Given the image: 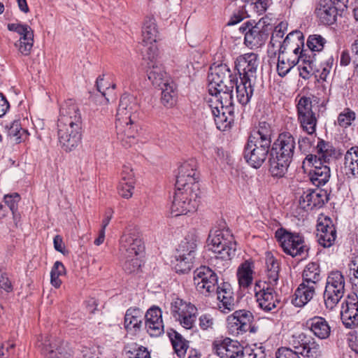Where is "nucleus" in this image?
Wrapping results in <instances>:
<instances>
[{
  "instance_id": "f257e3e1",
  "label": "nucleus",
  "mask_w": 358,
  "mask_h": 358,
  "mask_svg": "<svg viewBox=\"0 0 358 358\" xmlns=\"http://www.w3.org/2000/svg\"><path fill=\"white\" fill-rule=\"evenodd\" d=\"M195 162H184L178 169L176 191L171 205L172 216L177 217L196 211V200L200 193L198 178L196 177Z\"/></svg>"
},
{
  "instance_id": "f03ea898",
  "label": "nucleus",
  "mask_w": 358,
  "mask_h": 358,
  "mask_svg": "<svg viewBox=\"0 0 358 358\" xmlns=\"http://www.w3.org/2000/svg\"><path fill=\"white\" fill-rule=\"evenodd\" d=\"M295 146V138L286 131L280 133L271 143L268 171L272 177L282 178L285 176L293 159Z\"/></svg>"
},
{
  "instance_id": "7ed1b4c3",
  "label": "nucleus",
  "mask_w": 358,
  "mask_h": 358,
  "mask_svg": "<svg viewBox=\"0 0 358 358\" xmlns=\"http://www.w3.org/2000/svg\"><path fill=\"white\" fill-rule=\"evenodd\" d=\"M257 66L258 55L253 52L240 55L235 61V70L240 78L236 96L242 106H246L253 95Z\"/></svg>"
},
{
  "instance_id": "20e7f679",
  "label": "nucleus",
  "mask_w": 358,
  "mask_h": 358,
  "mask_svg": "<svg viewBox=\"0 0 358 358\" xmlns=\"http://www.w3.org/2000/svg\"><path fill=\"white\" fill-rule=\"evenodd\" d=\"M289 343L295 350L282 347L277 350L276 358H300L299 354L305 358H320L322 355L319 343L312 336L305 333L293 335Z\"/></svg>"
},
{
  "instance_id": "39448f33",
  "label": "nucleus",
  "mask_w": 358,
  "mask_h": 358,
  "mask_svg": "<svg viewBox=\"0 0 358 358\" xmlns=\"http://www.w3.org/2000/svg\"><path fill=\"white\" fill-rule=\"evenodd\" d=\"M303 66H299V76L308 80L314 75L317 80L325 81L334 64L332 55L327 54H313L310 56H302Z\"/></svg>"
},
{
  "instance_id": "423d86ee",
  "label": "nucleus",
  "mask_w": 358,
  "mask_h": 358,
  "mask_svg": "<svg viewBox=\"0 0 358 358\" xmlns=\"http://www.w3.org/2000/svg\"><path fill=\"white\" fill-rule=\"evenodd\" d=\"M208 78L209 80L208 92L212 96H217L220 91L229 90L239 85L236 75H233L229 67L226 64L210 66Z\"/></svg>"
},
{
  "instance_id": "0eeeda50",
  "label": "nucleus",
  "mask_w": 358,
  "mask_h": 358,
  "mask_svg": "<svg viewBox=\"0 0 358 358\" xmlns=\"http://www.w3.org/2000/svg\"><path fill=\"white\" fill-rule=\"evenodd\" d=\"M348 0H317L315 14L320 22H345Z\"/></svg>"
},
{
  "instance_id": "6e6552de",
  "label": "nucleus",
  "mask_w": 358,
  "mask_h": 358,
  "mask_svg": "<svg viewBox=\"0 0 358 358\" xmlns=\"http://www.w3.org/2000/svg\"><path fill=\"white\" fill-rule=\"evenodd\" d=\"M275 237L287 255L292 257H308L309 248L305 244L304 237L301 234L291 232L280 227L275 231Z\"/></svg>"
},
{
  "instance_id": "1a4fd4ad",
  "label": "nucleus",
  "mask_w": 358,
  "mask_h": 358,
  "mask_svg": "<svg viewBox=\"0 0 358 358\" xmlns=\"http://www.w3.org/2000/svg\"><path fill=\"white\" fill-rule=\"evenodd\" d=\"M208 245L217 257L222 260L231 259L236 255V242L228 231L216 230L214 234L210 231L208 238Z\"/></svg>"
},
{
  "instance_id": "9d476101",
  "label": "nucleus",
  "mask_w": 358,
  "mask_h": 358,
  "mask_svg": "<svg viewBox=\"0 0 358 358\" xmlns=\"http://www.w3.org/2000/svg\"><path fill=\"white\" fill-rule=\"evenodd\" d=\"M345 293V278L339 271L328 275L323 294L325 306L332 310L343 298Z\"/></svg>"
},
{
  "instance_id": "9b49d317",
  "label": "nucleus",
  "mask_w": 358,
  "mask_h": 358,
  "mask_svg": "<svg viewBox=\"0 0 358 358\" xmlns=\"http://www.w3.org/2000/svg\"><path fill=\"white\" fill-rule=\"evenodd\" d=\"M227 322L228 330L233 335H243L247 331L255 334L257 331L253 314L245 309L234 311L227 317Z\"/></svg>"
},
{
  "instance_id": "f8f14e48",
  "label": "nucleus",
  "mask_w": 358,
  "mask_h": 358,
  "mask_svg": "<svg viewBox=\"0 0 358 358\" xmlns=\"http://www.w3.org/2000/svg\"><path fill=\"white\" fill-rule=\"evenodd\" d=\"M271 145L248 138L243 149V158L252 168L259 169L269 157Z\"/></svg>"
},
{
  "instance_id": "ddd939ff",
  "label": "nucleus",
  "mask_w": 358,
  "mask_h": 358,
  "mask_svg": "<svg viewBox=\"0 0 358 358\" xmlns=\"http://www.w3.org/2000/svg\"><path fill=\"white\" fill-rule=\"evenodd\" d=\"M274 289L275 287L268 285L266 281H257L255 284L257 301L265 312L276 313L281 308L280 299Z\"/></svg>"
},
{
  "instance_id": "4468645a",
  "label": "nucleus",
  "mask_w": 358,
  "mask_h": 358,
  "mask_svg": "<svg viewBox=\"0 0 358 358\" xmlns=\"http://www.w3.org/2000/svg\"><path fill=\"white\" fill-rule=\"evenodd\" d=\"M297 118L303 131L312 136L315 134L317 120L313 111L312 100L310 97L301 96L296 104Z\"/></svg>"
},
{
  "instance_id": "2eb2a0df",
  "label": "nucleus",
  "mask_w": 358,
  "mask_h": 358,
  "mask_svg": "<svg viewBox=\"0 0 358 358\" xmlns=\"http://www.w3.org/2000/svg\"><path fill=\"white\" fill-rule=\"evenodd\" d=\"M139 104L136 96L130 94H123L120 100L117 110V127L118 124L129 123L134 124L138 117L137 113L139 110Z\"/></svg>"
},
{
  "instance_id": "dca6fc26",
  "label": "nucleus",
  "mask_w": 358,
  "mask_h": 358,
  "mask_svg": "<svg viewBox=\"0 0 358 358\" xmlns=\"http://www.w3.org/2000/svg\"><path fill=\"white\" fill-rule=\"evenodd\" d=\"M194 283L196 290L205 296L215 293L217 289L218 277L208 266H201L194 272Z\"/></svg>"
},
{
  "instance_id": "f3484780",
  "label": "nucleus",
  "mask_w": 358,
  "mask_h": 358,
  "mask_svg": "<svg viewBox=\"0 0 358 358\" xmlns=\"http://www.w3.org/2000/svg\"><path fill=\"white\" fill-rule=\"evenodd\" d=\"M245 24L243 28L245 32V43L252 47H259L264 44L270 33L272 31L271 24ZM242 29V27L240 28Z\"/></svg>"
},
{
  "instance_id": "a211bd4d",
  "label": "nucleus",
  "mask_w": 358,
  "mask_h": 358,
  "mask_svg": "<svg viewBox=\"0 0 358 358\" xmlns=\"http://www.w3.org/2000/svg\"><path fill=\"white\" fill-rule=\"evenodd\" d=\"M58 138L62 148L66 152L75 149L81 141L82 126L58 124Z\"/></svg>"
},
{
  "instance_id": "6ab92c4d",
  "label": "nucleus",
  "mask_w": 358,
  "mask_h": 358,
  "mask_svg": "<svg viewBox=\"0 0 358 358\" xmlns=\"http://www.w3.org/2000/svg\"><path fill=\"white\" fill-rule=\"evenodd\" d=\"M42 354L45 358H71L72 350L67 343L59 338L50 336L43 343Z\"/></svg>"
},
{
  "instance_id": "aec40b11",
  "label": "nucleus",
  "mask_w": 358,
  "mask_h": 358,
  "mask_svg": "<svg viewBox=\"0 0 358 358\" xmlns=\"http://www.w3.org/2000/svg\"><path fill=\"white\" fill-rule=\"evenodd\" d=\"M317 237L319 244L324 248L331 246L336 238V228L328 216L320 217L317 224Z\"/></svg>"
},
{
  "instance_id": "412c9836",
  "label": "nucleus",
  "mask_w": 358,
  "mask_h": 358,
  "mask_svg": "<svg viewBox=\"0 0 358 358\" xmlns=\"http://www.w3.org/2000/svg\"><path fill=\"white\" fill-rule=\"evenodd\" d=\"M58 124L82 126V117L78 106L73 99L66 100L60 107Z\"/></svg>"
},
{
  "instance_id": "4be33fe9",
  "label": "nucleus",
  "mask_w": 358,
  "mask_h": 358,
  "mask_svg": "<svg viewBox=\"0 0 358 358\" xmlns=\"http://www.w3.org/2000/svg\"><path fill=\"white\" fill-rule=\"evenodd\" d=\"M9 31L17 32L20 36L18 43L19 51L24 55H28L34 44V31L27 24H8Z\"/></svg>"
},
{
  "instance_id": "5701e85b",
  "label": "nucleus",
  "mask_w": 358,
  "mask_h": 358,
  "mask_svg": "<svg viewBox=\"0 0 358 358\" xmlns=\"http://www.w3.org/2000/svg\"><path fill=\"white\" fill-rule=\"evenodd\" d=\"M145 327L151 337H158L164 332L162 310L157 306L149 308L145 314Z\"/></svg>"
},
{
  "instance_id": "b1692460",
  "label": "nucleus",
  "mask_w": 358,
  "mask_h": 358,
  "mask_svg": "<svg viewBox=\"0 0 358 358\" xmlns=\"http://www.w3.org/2000/svg\"><path fill=\"white\" fill-rule=\"evenodd\" d=\"M329 200V194L322 189H309L301 196L299 203L303 208H320Z\"/></svg>"
},
{
  "instance_id": "393cba45",
  "label": "nucleus",
  "mask_w": 358,
  "mask_h": 358,
  "mask_svg": "<svg viewBox=\"0 0 358 358\" xmlns=\"http://www.w3.org/2000/svg\"><path fill=\"white\" fill-rule=\"evenodd\" d=\"M241 348V344L238 341L229 338L213 343V350L220 358H238Z\"/></svg>"
},
{
  "instance_id": "a878e982",
  "label": "nucleus",
  "mask_w": 358,
  "mask_h": 358,
  "mask_svg": "<svg viewBox=\"0 0 358 358\" xmlns=\"http://www.w3.org/2000/svg\"><path fill=\"white\" fill-rule=\"evenodd\" d=\"M145 320L143 312L138 308H129L124 315V326L128 333L136 335L141 330Z\"/></svg>"
},
{
  "instance_id": "bb28decb",
  "label": "nucleus",
  "mask_w": 358,
  "mask_h": 358,
  "mask_svg": "<svg viewBox=\"0 0 358 358\" xmlns=\"http://www.w3.org/2000/svg\"><path fill=\"white\" fill-rule=\"evenodd\" d=\"M306 327L318 338H328L331 335V327L325 318L315 316L306 321Z\"/></svg>"
},
{
  "instance_id": "cd10ccee",
  "label": "nucleus",
  "mask_w": 358,
  "mask_h": 358,
  "mask_svg": "<svg viewBox=\"0 0 358 358\" xmlns=\"http://www.w3.org/2000/svg\"><path fill=\"white\" fill-rule=\"evenodd\" d=\"M315 287L302 282L297 289L292 299V303L297 307H303L309 302L315 294Z\"/></svg>"
},
{
  "instance_id": "c85d7f7f",
  "label": "nucleus",
  "mask_w": 358,
  "mask_h": 358,
  "mask_svg": "<svg viewBox=\"0 0 358 358\" xmlns=\"http://www.w3.org/2000/svg\"><path fill=\"white\" fill-rule=\"evenodd\" d=\"M273 130L266 122H259L250 132L248 138L271 145Z\"/></svg>"
},
{
  "instance_id": "c756f323",
  "label": "nucleus",
  "mask_w": 358,
  "mask_h": 358,
  "mask_svg": "<svg viewBox=\"0 0 358 358\" xmlns=\"http://www.w3.org/2000/svg\"><path fill=\"white\" fill-rule=\"evenodd\" d=\"M296 45H304L303 34L299 30L292 31L287 35L278 49V55H283L294 50Z\"/></svg>"
},
{
  "instance_id": "7c9ffc66",
  "label": "nucleus",
  "mask_w": 358,
  "mask_h": 358,
  "mask_svg": "<svg viewBox=\"0 0 358 358\" xmlns=\"http://www.w3.org/2000/svg\"><path fill=\"white\" fill-rule=\"evenodd\" d=\"M146 72L149 80L155 87H162L169 83L167 73L161 65L153 64L148 66Z\"/></svg>"
},
{
  "instance_id": "2f4dec72",
  "label": "nucleus",
  "mask_w": 358,
  "mask_h": 358,
  "mask_svg": "<svg viewBox=\"0 0 358 358\" xmlns=\"http://www.w3.org/2000/svg\"><path fill=\"white\" fill-rule=\"evenodd\" d=\"M167 335L177 355L184 357L189 348V341L171 328L167 330Z\"/></svg>"
},
{
  "instance_id": "473e14b6",
  "label": "nucleus",
  "mask_w": 358,
  "mask_h": 358,
  "mask_svg": "<svg viewBox=\"0 0 358 358\" xmlns=\"http://www.w3.org/2000/svg\"><path fill=\"white\" fill-rule=\"evenodd\" d=\"M254 262L251 259L245 260L238 266L237 277L241 287H248L252 283Z\"/></svg>"
},
{
  "instance_id": "72a5a7b5",
  "label": "nucleus",
  "mask_w": 358,
  "mask_h": 358,
  "mask_svg": "<svg viewBox=\"0 0 358 358\" xmlns=\"http://www.w3.org/2000/svg\"><path fill=\"white\" fill-rule=\"evenodd\" d=\"M212 113L217 128L220 130L224 131L227 128H230L234 122V110L231 113H227L225 109L219 108V107L216 106L212 108Z\"/></svg>"
},
{
  "instance_id": "f704fd0d",
  "label": "nucleus",
  "mask_w": 358,
  "mask_h": 358,
  "mask_svg": "<svg viewBox=\"0 0 358 358\" xmlns=\"http://www.w3.org/2000/svg\"><path fill=\"white\" fill-rule=\"evenodd\" d=\"M266 264L267 267V284L272 287H275L279 280L280 263L271 252H267Z\"/></svg>"
},
{
  "instance_id": "c9c22d12",
  "label": "nucleus",
  "mask_w": 358,
  "mask_h": 358,
  "mask_svg": "<svg viewBox=\"0 0 358 358\" xmlns=\"http://www.w3.org/2000/svg\"><path fill=\"white\" fill-rule=\"evenodd\" d=\"M303 282L316 287V285L321 280V270L320 264L317 262H310L302 273Z\"/></svg>"
},
{
  "instance_id": "e433bc0d",
  "label": "nucleus",
  "mask_w": 358,
  "mask_h": 358,
  "mask_svg": "<svg viewBox=\"0 0 358 358\" xmlns=\"http://www.w3.org/2000/svg\"><path fill=\"white\" fill-rule=\"evenodd\" d=\"M331 176L330 168L328 165L322 166L316 170H310L308 177L310 182L319 187L324 185Z\"/></svg>"
},
{
  "instance_id": "4c0bfd02",
  "label": "nucleus",
  "mask_w": 358,
  "mask_h": 358,
  "mask_svg": "<svg viewBox=\"0 0 358 358\" xmlns=\"http://www.w3.org/2000/svg\"><path fill=\"white\" fill-rule=\"evenodd\" d=\"M8 136L15 143H20L29 136L28 131L22 129L20 120H14L10 125H6Z\"/></svg>"
},
{
  "instance_id": "58836bf2",
  "label": "nucleus",
  "mask_w": 358,
  "mask_h": 358,
  "mask_svg": "<svg viewBox=\"0 0 358 358\" xmlns=\"http://www.w3.org/2000/svg\"><path fill=\"white\" fill-rule=\"evenodd\" d=\"M196 246V240L194 237L193 236H187L179 245L176 256L188 257L191 255V259L194 260Z\"/></svg>"
},
{
  "instance_id": "ea45409f",
  "label": "nucleus",
  "mask_w": 358,
  "mask_h": 358,
  "mask_svg": "<svg viewBox=\"0 0 358 358\" xmlns=\"http://www.w3.org/2000/svg\"><path fill=\"white\" fill-rule=\"evenodd\" d=\"M195 308L196 307L191 303L179 298L175 299L171 303V313L176 320Z\"/></svg>"
},
{
  "instance_id": "a19ab883",
  "label": "nucleus",
  "mask_w": 358,
  "mask_h": 358,
  "mask_svg": "<svg viewBox=\"0 0 358 358\" xmlns=\"http://www.w3.org/2000/svg\"><path fill=\"white\" fill-rule=\"evenodd\" d=\"M162 92V103L166 108L173 107L177 101L178 93L176 90L175 85L171 83L160 87Z\"/></svg>"
},
{
  "instance_id": "79ce46f5",
  "label": "nucleus",
  "mask_w": 358,
  "mask_h": 358,
  "mask_svg": "<svg viewBox=\"0 0 358 358\" xmlns=\"http://www.w3.org/2000/svg\"><path fill=\"white\" fill-rule=\"evenodd\" d=\"M282 24H278L275 27L272 32L271 41L269 43V48L268 50V52L271 54V58L275 57L278 54V49L280 48V44L282 43V42L280 41V39L285 34V31L282 29Z\"/></svg>"
},
{
  "instance_id": "37998d69",
  "label": "nucleus",
  "mask_w": 358,
  "mask_h": 358,
  "mask_svg": "<svg viewBox=\"0 0 358 358\" xmlns=\"http://www.w3.org/2000/svg\"><path fill=\"white\" fill-rule=\"evenodd\" d=\"M327 41L319 34L310 35L308 38L306 45L308 48V52L311 57L313 54H326L322 52Z\"/></svg>"
},
{
  "instance_id": "c03bdc74",
  "label": "nucleus",
  "mask_w": 358,
  "mask_h": 358,
  "mask_svg": "<svg viewBox=\"0 0 358 358\" xmlns=\"http://www.w3.org/2000/svg\"><path fill=\"white\" fill-rule=\"evenodd\" d=\"M138 230V228L131 225L125 229L120 239V250L121 255L125 251H128V250H129L131 244L134 242V239Z\"/></svg>"
},
{
  "instance_id": "a18cd8bd",
  "label": "nucleus",
  "mask_w": 358,
  "mask_h": 358,
  "mask_svg": "<svg viewBox=\"0 0 358 358\" xmlns=\"http://www.w3.org/2000/svg\"><path fill=\"white\" fill-rule=\"evenodd\" d=\"M280 55H278L277 71L278 75L282 78L285 77L294 66L299 64L300 61L303 62V58H301L302 56H306L301 52V56H299L298 58H294L293 59L288 58L285 62L283 58L280 57Z\"/></svg>"
},
{
  "instance_id": "49530a36",
  "label": "nucleus",
  "mask_w": 358,
  "mask_h": 358,
  "mask_svg": "<svg viewBox=\"0 0 358 358\" xmlns=\"http://www.w3.org/2000/svg\"><path fill=\"white\" fill-rule=\"evenodd\" d=\"M317 153L321 156L324 162H329V157L335 155V148L328 141L322 138H318L317 144L315 148Z\"/></svg>"
},
{
  "instance_id": "de8ad7c7",
  "label": "nucleus",
  "mask_w": 358,
  "mask_h": 358,
  "mask_svg": "<svg viewBox=\"0 0 358 358\" xmlns=\"http://www.w3.org/2000/svg\"><path fill=\"white\" fill-rule=\"evenodd\" d=\"M233 90L230 89L229 91L223 90L217 93V96H215L217 97V101L220 102L221 108L225 109L227 113H231L234 110Z\"/></svg>"
},
{
  "instance_id": "09e8293b",
  "label": "nucleus",
  "mask_w": 358,
  "mask_h": 358,
  "mask_svg": "<svg viewBox=\"0 0 358 358\" xmlns=\"http://www.w3.org/2000/svg\"><path fill=\"white\" fill-rule=\"evenodd\" d=\"M134 241V242L131 244L129 250H128V251H125L121 255L122 257H136L143 251L144 243L143 241L142 235L139 230L137 232V234L136 235Z\"/></svg>"
},
{
  "instance_id": "8fccbe9b",
  "label": "nucleus",
  "mask_w": 358,
  "mask_h": 358,
  "mask_svg": "<svg viewBox=\"0 0 358 358\" xmlns=\"http://www.w3.org/2000/svg\"><path fill=\"white\" fill-rule=\"evenodd\" d=\"M143 48L141 49L143 59H148L150 62L148 66L152 65L155 63L158 55V48L155 43H143Z\"/></svg>"
},
{
  "instance_id": "3c124183",
  "label": "nucleus",
  "mask_w": 358,
  "mask_h": 358,
  "mask_svg": "<svg viewBox=\"0 0 358 358\" xmlns=\"http://www.w3.org/2000/svg\"><path fill=\"white\" fill-rule=\"evenodd\" d=\"M191 255L188 257H179L176 256L174 268L179 274L188 273L193 268L194 260L191 259Z\"/></svg>"
},
{
  "instance_id": "603ef678",
  "label": "nucleus",
  "mask_w": 358,
  "mask_h": 358,
  "mask_svg": "<svg viewBox=\"0 0 358 358\" xmlns=\"http://www.w3.org/2000/svg\"><path fill=\"white\" fill-rule=\"evenodd\" d=\"M157 24H144L142 27L143 43H156L158 36Z\"/></svg>"
},
{
  "instance_id": "864d4df0",
  "label": "nucleus",
  "mask_w": 358,
  "mask_h": 358,
  "mask_svg": "<svg viewBox=\"0 0 358 358\" xmlns=\"http://www.w3.org/2000/svg\"><path fill=\"white\" fill-rule=\"evenodd\" d=\"M116 128L118 130L117 134L122 136L120 137L122 143L125 141L124 138H128L129 142H131V140H134L135 135L137 133L136 122L134 124L129 123L128 126L126 124H118V127H116Z\"/></svg>"
},
{
  "instance_id": "5fc2aeb1",
  "label": "nucleus",
  "mask_w": 358,
  "mask_h": 358,
  "mask_svg": "<svg viewBox=\"0 0 358 358\" xmlns=\"http://www.w3.org/2000/svg\"><path fill=\"white\" fill-rule=\"evenodd\" d=\"M65 267L61 262L57 261L54 264L50 272V282L55 287H60L62 280L59 279V276L65 274Z\"/></svg>"
},
{
  "instance_id": "6e6d98bb",
  "label": "nucleus",
  "mask_w": 358,
  "mask_h": 358,
  "mask_svg": "<svg viewBox=\"0 0 358 358\" xmlns=\"http://www.w3.org/2000/svg\"><path fill=\"white\" fill-rule=\"evenodd\" d=\"M124 259L122 268L128 274L134 273L139 271L141 266V261L136 257H122Z\"/></svg>"
},
{
  "instance_id": "4d7b16f0",
  "label": "nucleus",
  "mask_w": 358,
  "mask_h": 358,
  "mask_svg": "<svg viewBox=\"0 0 358 358\" xmlns=\"http://www.w3.org/2000/svg\"><path fill=\"white\" fill-rule=\"evenodd\" d=\"M20 199V196L17 193L7 194L4 196V202L12 212L14 219H16L20 215L18 213V203Z\"/></svg>"
},
{
  "instance_id": "13d9d810",
  "label": "nucleus",
  "mask_w": 358,
  "mask_h": 358,
  "mask_svg": "<svg viewBox=\"0 0 358 358\" xmlns=\"http://www.w3.org/2000/svg\"><path fill=\"white\" fill-rule=\"evenodd\" d=\"M329 162H324L321 156H317L314 154H308L303 161V167L306 165L312 167L311 170H316L322 166L327 165Z\"/></svg>"
},
{
  "instance_id": "bf43d9fd",
  "label": "nucleus",
  "mask_w": 358,
  "mask_h": 358,
  "mask_svg": "<svg viewBox=\"0 0 358 358\" xmlns=\"http://www.w3.org/2000/svg\"><path fill=\"white\" fill-rule=\"evenodd\" d=\"M128 348H129L127 351L128 358H150V352L143 346H138L136 343H134Z\"/></svg>"
},
{
  "instance_id": "052dcab7",
  "label": "nucleus",
  "mask_w": 358,
  "mask_h": 358,
  "mask_svg": "<svg viewBox=\"0 0 358 358\" xmlns=\"http://www.w3.org/2000/svg\"><path fill=\"white\" fill-rule=\"evenodd\" d=\"M356 118V114L349 108L344 109L338 116V124L340 127L347 128L350 127L352 122Z\"/></svg>"
},
{
  "instance_id": "680f3d73",
  "label": "nucleus",
  "mask_w": 358,
  "mask_h": 358,
  "mask_svg": "<svg viewBox=\"0 0 358 358\" xmlns=\"http://www.w3.org/2000/svg\"><path fill=\"white\" fill-rule=\"evenodd\" d=\"M353 317L354 320L350 322H347L348 327H358V308H346L341 309V317L342 320H350V317Z\"/></svg>"
},
{
  "instance_id": "e2e57ef3",
  "label": "nucleus",
  "mask_w": 358,
  "mask_h": 358,
  "mask_svg": "<svg viewBox=\"0 0 358 358\" xmlns=\"http://www.w3.org/2000/svg\"><path fill=\"white\" fill-rule=\"evenodd\" d=\"M197 309L196 308L195 310H190L187 313V315H185L180 317V319H178L176 321H178L181 326L186 329H191L194 327V324L196 321V313Z\"/></svg>"
},
{
  "instance_id": "0e129e2a",
  "label": "nucleus",
  "mask_w": 358,
  "mask_h": 358,
  "mask_svg": "<svg viewBox=\"0 0 358 358\" xmlns=\"http://www.w3.org/2000/svg\"><path fill=\"white\" fill-rule=\"evenodd\" d=\"M120 182L129 185V187H131V184L135 183L134 173L131 168L126 165L123 166Z\"/></svg>"
},
{
  "instance_id": "69168bd1",
  "label": "nucleus",
  "mask_w": 358,
  "mask_h": 358,
  "mask_svg": "<svg viewBox=\"0 0 358 358\" xmlns=\"http://www.w3.org/2000/svg\"><path fill=\"white\" fill-rule=\"evenodd\" d=\"M314 142L315 139L311 137L300 136L298 139L299 149L302 153H308L313 146Z\"/></svg>"
},
{
  "instance_id": "338daca9",
  "label": "nucleus",
  "mask_w": 358,
  "mask_h": 358,
  "mask_svg": "<svg viewBox=\"0 0 358 358\" xmlns=\"http://www.w3.org/2000/svg\"><path fill=\"white\" fill-rule=\"evenodd\" d=\"M15 343L3 344L0 348V358H15Z\"/></svg>"
},
{
  "instance_id": "774afa93",
  "label": "nucleus",
  "mask_w": 358,
  "mask_h": 358,
  "mask_svg": "<svg viewBox=\"0 0 358 358\" xmlns=\"http://www.w3.org/2000/svg\"><path fill=\"white\" fill-rule=\"evenodd\" d=\"M346 308H358V296L356 293L349 294L342 303L341 309Z\"/></svg>"
}]
</instances>
